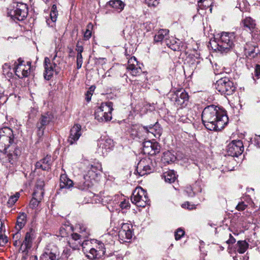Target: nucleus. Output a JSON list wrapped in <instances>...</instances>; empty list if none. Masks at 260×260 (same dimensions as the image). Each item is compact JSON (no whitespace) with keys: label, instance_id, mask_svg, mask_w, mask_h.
Returning <instances> with one entry per match:
<instances>
[{"label":"nucleus","instance_id":"1","mask_svg":"<svg viewBox=\"0 0 260 260\" xmlns=\"http://www.w3.org/2000/svg\"><path fill=\"white\" fill-rule=\"evenodd\" d=\"M228 119L225 113L213 105L206 107L202 114L203 123L210 131L221 130L228 124Z\"/></svg>","mask_w":260,"mask_h":260},{"label":"nucleus","instance_id":"2","mask_svg":"<svg viewBox=\"0 0 260 260\" xmlns=\"http://www.w3.org/2000/svg\"><path fill=\"white\" fill-rule=\"evenodd\" d=\"M235 36L234 32H222L217 34L211 43L215 48L214 50L221 53H227L234 46Z\"/></svg>","mask_w":260,"mask_h":260},{"label":"nucleus","instance_id":"3","mask_svg":"<svg viewBox=\"0 0 260 260\" xmlns=\"http://www.w3.org/2000/svg\"><path fill=\"white\" fill-rule=\"evenodd\" d=\"M81 246L86 256L90 259H99L105 253V247L103 243L94 240L82 239Z\"/></svg>","mask_w":260,"mask_h":260},{"label":"nucleus","instance_id":"4","mask_svg":"<svg viewBox=\"0 0 260 260\" xmlns=\"http://www.w3.org/2000/svg\"><path fill=\"white\" fill-rule=\"evenodd\" d=\"M28 9L26 4L14 2L12 6L8 8V16L14 20L22 21L27 16Z\"/></svg>","mask_w":260,"mask_h":260},{"label":"nucleus","instance_id":"5","mask_svg":"<svg viewBox=\"0 0 260 260\" xmlns=\"http://www.w3.org/2000/svg\"><path fill=\"white\" fill-rule=\"evenodd\" d=\"M113 103L111 102L102 103L95 111V119L99 122L110 121L112 119Z\"/></svg>","mask_w":260,"mask_h":260},{"label":"nucleus","instance_id":"6","mask_svg":"<svg viewBox=\"0 0 260 260\" xmlns=\"http://www.w3.org/2000/svg\"><path fill=\"white\" fill-rule=\"evenodd\" d=\"M13 131L7 127L0 129V151L6 153L10 146H13Z\"/></svg>","mask_w":260,"mask_h":260},{"label":"nucleus","instance_id":"7","mask_svg":"<svg viewBox=\"0 0 260 260\" xmlns=\"http://www.w3.org/2000/svg\"><path fill=\"white\" fill-rule=\"evenodd\" d=\"M57 53L56 52L52 59V61H51L49 58L47 57L45 58V72L44 73V76L45 79L47 80H49L51 78L54 73L56 74H57L60 70V67L57 64H59V60L57 59Z\"/></svg>","mask_w":260,"mask_h":260},{"label":"nucleus","instance_id":"8","mask_svg":"<svg viewBox=\"0 0 260 260\" xmlns=\"http://www.w3.org/2000/svg\"><path fill=\"white\" fill-rule=\"evenodd\" d=\"M169 99L176 106L185 107L188 104L189 95L185 89L180 88L175 91L171 92L169 93Z\"/></svg>","mask_w":260,"mask_h":260},{"label":"nucleus","instance_id":"9","mask_svg":"<svg viewBox=\"0 0 260 260\" xmlns=\"http://www.w3.org/2000/svg\"><path fill=\"white\" fill-rule=\"evenodd\" d=\"M215 88L221 94L228 95L232 94L236 89L234 83L226 77L221 78L217 80Z\"/></svg>","mask_w":260,"mask_h":260},{"label":"nucleus","instance_id":"10","mask_svg":"<svg viewBox=\"0 0 260 260\" xmlns=\"http://www.w3.org/2000/svg\"><path fill=\"white\" fill-rule=\"evenodd\" d=\"M132 202L138 207H144L148 204L149 200L146 191L142 187H137L131 197Z\"/></svg>","mask_w":260,"mask_h":260},{"label":"nucleus","instance_id":"11","mask_svg":"<svg viewBox=\"0 0 260 260\" xmlns=\"http://www.w3.org/2000/svg\"><path fill=\"white\" fill-rule=\"evenodd\" d=\"M60 258V251L58 247L53 243H49L45 248L40 260H59Z\"/></svg>","mask_w":260,"mask_h":260},{"label":"nucleus","instance_id":"12","mask_svg":"<svg viewBox=\"0 0 260 260\" xmlns=\"http://www.w3.org/2000/svg\"><path fill=\"white\" fill-rule=\"evenodd\" d=\"M244 147L242 141L233 140L227 146V154L232 157H238L243 151Z\"/></svg>","mask_w":260,"mask_h":260},{"label":"nucleus","instance_id":"13","mask_svg":"<svg viewBox=\"0 0 260 260\" xmlns=\"http://www.w3.org/2000/svg\"><path fill=\"white\" fill-rule=\"evenodd\" d=\"M151 161L149 158L142 159L138 164L136 171L140 176L147 175L152 172V169L150 165Z\"/></svg>","mask_w":260,"mask_h":260},{"label":"nucleus","instance_id":"14","mask_svg":"<svg viewBox=\"0 0 260 260\" xmlns=\"http://www.w3.org/2000/svg\"><path fill=\"white\" fill-rule=\"evenodd\" d=\"M120 225L121 228L118 232L119 238L123 242H126L127 240H131L133 236L131 229L132 225L129 223L123 222L121 223Z\"/></svg>","mask_w":260,"mask_h":260},{"label":"nucleus","instance_id":"15","mask_svg":"<svg viewBox=\"0 0 260 260\" xmlns=\"http://www.w3.org/2000/svg\"><path fill=\"white\" fill-rule=\"evenodd\" d=\"M36 236V233L35 231L33 229L30 228L25 234L24 240L20 246V249L22 251H26L30 249L32 246V241L35 239Z\"/></svg>","mask_w":260,"mask_h":260},{"label":"nucleus","instance_id":"16","mask_svg":"<svg viewBox=\"0 0 260 260\" xmlns=\"http://www.w3.org/2000/svg\"><path fill=\"white\" fill-rule=\"evenodd\" d=\"M144 153L153 155L158 153L160 150V146L156 142L146 141L143 143Z\"/></svg>","mask_w":260,"mask_h":260},{"label":"nucleus","instance_id":"17","mask_svg":"<svg viewBox=\"0 0 260 260\" xmlns=\"http://www.w3.org/2000/svg\"><path fill=\"white\" fill-rule=\"evenodd\" d=\"M102 167L100 162H97L93 165H90L88 167L87 173L84 175V179H87V178H88L91 181L98 176L100 172H102Z\"/></svg>","mask_w":260,"mask_h":260},{"label":"nucleus","instance_id":"18","mask_svg":"<svg viewBox=\"0 0 260 260\" xmlns=\"http://www.w3.org/2000/svg\"><path fill=\"white\" fill-rule=\"evenodd\" d=\"M81 126L80 124H75L71 129L68 142L70 145L75 144L81 136Z\"/></svg>","mask_w":260,"mask_h":260},{"label":"nucleus","instance_id":"19","mask_svg":"<svg viewBox=\"0 0 260 260\" xmlns=\"http://www.w3.org/2000/svg\"><path fill=\"white\" fill-rule=\"evenodd\" d=\"M245 54L250 58L256 57L259 53L260 49L256 43L248 42L244 47Z\"/></svg>","mask_w":260,"mask_h":260},{"label":"nucleus","instance_id":"20","mask_svg":"<svg viewBox=\"0 0 260 260\" xmlns=\"http://www.w3.org/2000/svg\"><path fill=\"white\" fill-rule=\"evenodd\" d=\"M127 70L129 74L133 76H139L142 73V70L141 68L138 66L137 61L135 57H131L128 60Z\"/></svg>","mask_w":260,"mask_h":260},{"label":"nucleus","instance_id":"21","mask_svg":"<svg viewBox=\"0 0 260 260\" xmlns=\"http://www.w3.org/2000/svg\"><path fill=\"white\" fill-rule=\"evenodd\" d=\"M143 128L149 137H150V135H152L155 138H159L162 134V128L158 122H156L154 125L144 126Z\"/></svg>","mask_w":260,"mask_h":260},{"label":"nucleus","instance_id":"22","mask_svg":"<svg viewBox=\"0 0 260 260\" xmlns=\"http://www.w3.org/2000/svg\"><path fill=\"white\" fill-rule=\"evenodd\" d=\"M6 153H8L10 162H11V164H13L17 159L18 156L21 155V149L17 147L16 144L13 142V146H12V147L10 146Z\"/></svg>","mask_w":260,"mask_h":260},{"label":"nucleus","instance_id":"23","mask_svg":"<svg viewBox=\"0 0 260 260\" xmlns=\"http://www.w3.org/2000/svg\"><path fill=\"white\" fill-rule=\"evenodd\" d=\"M82 239H83L77 233H72L68 241V245L73 249H77L81 246Z\"/></svg>","mask_w":260,"mask_h":260},{"label":"nucleus","instance_id":"24","mask_svg":"<svg viewBox=\"0 0 260 260\" xmlns=\"http://www.w3.org/2000/svg\"><path fill=\"white\" fill-rule=\"evenodd\" d=\"M99 147L98 151L104 154L110 150L113 147V141L111 139L101 140L98 144Z\"/></svg>","mask_w":260,"mask_h":260},{"label":"nucleus","instance_id":"25","mask_svg":"<svg viewBox=\"0 0 260 260\" xmlns=\"http://www.w3.org/2000/svg\"><path fill=\"white\" fill-rule=\"evenodd\" d=\"M51 156L47 155L36 163V167L37 169H41L43 170L48 171L51 168Z\"/></svg>","mask_w":260,"mask_h":260},{"label":"nucleus","instance_id":"26","mask_svg":"<svg viewBox=\"0 0 260 260\" xmlns=\"http://www.w3.org/2000/svg\"><path fill=\"white\" fill-rule=\"evenodd\" d=\"M53 119V115L51 112H47L42 115L37 124L45 127L51 122Z\"/></svg>","mask_w":260,"mask_h":260},{"label":"nucleus","instance_id":"27","mask_svg":"<svg viewBox=\"0 0 260 260\" xmlns=\"http://www.w3.org/2000/svg\"><path fill=\"white\" fill-rule=\"evenodd\" d=\"M74 183L72 180L69 179L66 174H61L60 176V188H70L72 187Z\"/></svg>","mask_w":260,"mask_h":260},{"label":"nucleus","instance_id":"28","mask_svg":"<svg viewBox=\"0 0 260 260\" xmlns=\"http://www.w3.org/2000/svg\"><path fill=\"white\" fill-rule=\"evenodd\" d=\"M24 61L19 58L17 61L15 62V72L16 76L19 78H23L22 73L23 68H26V64H23Z\"/></svg>","mask_w":260,"mask_h":260},{"label":"nucleus","instance_id":"29","mask_svg":"<svg viewBox=\"0 0 260 260\" xmlns=\"http://www.w3.org/2000/svg\"><path fill=\"white\" fill-rule=\"evenodd\" d=\"M241 25L245 28L249 30H252L255 28L256 25L255 20L250 17H247L242 20Z\"/></svg>","mask_w":260,"mask_h":260},{"label":"nucleus","instance_id":"30","mask_svg":"<svg viewBox=\"0 0 260 260\" xmlns=\"http://www.w3.org/2000/svg\"><path fill=\"white\" fill-rule=\"evenodd\" d=\"M109 5L118 12L124 9L125 4L121 0H111L108 2Z\"/></svg>","mask_w":260,"mask_h":260},{"label":"nucleus","instance_id":"31","mask_svg":"<svg viewBox=\"0 0 260 260\" xmlns=\"http://www.w3.org/2000/svg\"><path fill=\"white\" fill-rule=\"evenodd\" d=\"M79 235L83 239L87 238L90 235L89 230L84 224H79L76 226Z\"/></svg>","mask_w":260,"mask_h":260},{"label":"nucleus","instance_id":"32","mask_svg":"<svg viewBox=\"0 0 260 260\" xmlns=\"http://www.w3.org/2000/svg\"><path fill=\"white\" fill-rule=\"evenodd\" d=\"M169 32V30L166 29H160L154 37V41L156 43L162 41L166 39Z\"/></svg>","mask_w":260,"mask_h":260},{"label":"nucleus","instance_id":"33","mask_svg":"<svg viewBox=\"0 0 260 260\" xmlns=\"http://www.w3.org/2000/svg\"><path fill=\"white\" fill-rule=\"evenodd\" d=\"M26 223V215L24 213H20L17 217L16 228L17 230L20 231L22 229Z\"/></svg>","mask_w":260,"mask_h":260},{"label":"nucleus","instance_id":"34","mask_svg":"<svg viewBox=\"0 0 260 260\" xmlns=\"http://www.w3.org/2000/svg\"><path fill=\"white\" fill-rule=\"evenodd\" d=\"M162 177L166 182L171 183L176 179V176L173 170H169L163 174Z\"/></svg>","mask_w":260,"mask_h":260},{"label":"nucleus","instance_id":"35","mask_svg":"<svg viewBox=\"0 0 260 260\" xmlns=\"http://www.w3.org/2000/svg\"><path fill=\"white\" fill-rule=\"evenodd\" d=\"M91 184V181L87 178V179H84L76 184V187L81 190H84L87 189Z\"/></svg>","mask_w":260,"mask_h":260},{"label":"nucleus","instance_id":"36","mask_svg":"<svg viewBox=\"0 0 260 260\" xmlns=\"http://www.w3.org/2000/svg\"><path fill=\"white\" fill-rule=\"evenodd\" d=\"M237 251L241 254L244 253L248 248L249 244L245 241H238L237 242Z\"/></svg>","mask_w":260,"mask_h":260},{"label":"nucleus","instance_id":"37","mask_svg":"<svg viewBox=\"0 0 260 260\" xmlns=\"http://www.w3.org/2000/svg\"><path fill=\"white\" fill-rule=\"evenodd\" d=\"M173 41L174 42V44L172 43V41H170V43H167V46L170 48L172 50L174 51H178L180 50V41L178 40L177 41L173 39Z\"/></svg>","mask_w":260,"mask_h":260},{"label":"nucleus","instance_id":"38","mask_svg":"<svg viewBox=\"0 0 260 260\" xmlns=\"http://www.w3.org/2000/svg\"><path fill=\"white\" fill-rule=\"evenodd\" d=\"M72 230V227L70 226H62L60 228L59 234L61 237H68L69 232Z\"/></svg>","mask_w":260,"mask_h":260},{"label":"nucleus","instance_id":"39","mask_svg":"<svg viewBox=\"0 0 260 260\" xmlns=\"http://www.w3.org/2000/svg\"><path fill=\"white\" fill-rule=\"evenodd\" d=\"M20 197V193L19 192H16L14 195L11 196L8 202L7 205L9 207H11L16 202Z\"/></svg>","mask_w":260,"mask_h":260},{"label":"nucleus","instance_id":"40","mask_svg":"<svg viewBox=\"0 0 260 260\" xmlns=\"http://www.w3.org/2000/svg\"><path fill=\"white\" fill-rule=\"evenodd\" d=\"M37 197V190H36L33 193V198L31 200L29 203V207L32 209L36 208L39 205L40 201L36 198Z\"/></svg>","mask_w":260,"mask_h":260},{"label":"nucleus","instance_id":"41","mask_svg":"<svg viewBox=\"0 0 260 260\" xmlns=\"http://www.w3.org/2000/svg\"><path fill=\"white\" fill-rule=\"evenodd\" d=\"M119 206L122 210H127L130 208V204L128 200L124 199L123 201H121L119 204Z\"/></svg>","mask_w":260,"mask_h":260},{"label":"nucleus","instance_id":"42","mask_svg":"<svg viewBox=\"0 0 260 260\" xmlns=\"http://www.w3.org/2000/svg\"><path fill=\"white\" fill-rule=\"evenodd\" d=\"M185 234L184 230L181 228H179L175 233V237L176 240H180Z\"/></svg>","mask_w":260,"mask_h":260},{"label":"nucleus","instance_id":"43","mask_svg":"<svg viewBox=\"0 0 260 260\" xmlns=\"http://www.w3.org/2000/svg\"><path fill=\"white\" fill-rule=\"evenodd\" d=\"M95 89V87L94 86H91L89 87L86 94V99L87 102H89L91 100V96Z\"/></svg>","mask_w":260,"mask_h":260},{"label":"nucleus","instance_id":"44","mask_svg":"<svg viewBox=\"0 0 260 260\" xmlns=\"http://www.w3.org/2000/svg\"><path fill=\"white\" fill-rule=\"evenodd\" d=\"M260 77V65L256 64L254 69V74L253 76V79L254 82H256V80L259 79Z\"/></svg>","mask_w":260,"mask_h":260},{"label":"nucleus","instance_id":"45","mask_svg":"<svg viewBox=\"0 0 260 260\" xmlns=\"http://www.w3.org/2000/svg\"><path fill=\"white\" fill-rule=\"evenodd\" d=\"M45 127L39 124H37V135L40 138H41L44 135Z\"/></svg>","mask_w":260,"mask_h":260},{"label":"nucleus","instance_id":"46","mask_svg":"<svg viewBox=\"0 0 260 260\" xmlns=\"http://www.w3.org/2000/svg\"><path fill=\"white\" fill-rule=\"evenodd\" d=\"M148 7H155L159 4V0H145Z\"/></svg>","mask_w":260,"mask_h":260},{"label":"nucleus","instance_id":"47","mask_svg":"<svg viewBox=\"0 0 260 260\" xmlns=\"http://www.w3.org/2000/svg\"><path fill=\"white\" fill-rule=\"evenodd\" d=\"M8 242V238L4 234L0 236V246H4Z\"/></svg>","mask_w":260,"mask_h":260},{"label":"nucleus","instance_id":"48","mask_svg":"<svg viewBox=\"0 0 260 260\" xmlns=\"http://www.w3.org/2000/svg\"><path fill=\"white\" fill-rule=\"evenodd\" d=\"M44 185V182L41 181H38L36 184V187L38 189H39L40 190V193L41 194L42 196H43V194L44 193L43 191Z\"/></svg>","mask_w":260,"mask_h":260},{"label":"nucleus","instance_id":"49","mask_svg":"<svg viewBox=\"0 0 260 260\" xmlns=\"http://www.w3.org/2000/svg\"><path fill=\"white\" fill-rule=\"evenodd\" d=\"M185 191L188 197H192L194 196V192L193 191L191 186L187 187Z\"/></svg>","mask_w":260,"mask_h":260},{"label":"nucleus","instance_id":"50","mask_svg":"<svg viewBox=\"0 0 260 260\" xmlns=\"http://www.w3.org/2000/svg\"><path fill=\"white\" fill-rule=\"evenodd\" d=\"M247 207V205L244 204V202H242L239 203L236 206V209L239 211H243L244 210L246 207Z\"/></svg>","mask_w":260,"mask_h":260},{"label":"nucleus","instance_id":"51","mask_svg":"<svg viewBox=\"0 0 260 260\" xmlns=\"http://www.w3.org/2000/svg\"><path fill=\"white\" fill-rule=\"evenodd\" d=\"M253 141L254 144L260 147V136L255 135L253 138Z\"/></svg>","mask_w":260,"mask_h":260},{"label":"nucleus","instance_id":"52","mask_svg":"<svg viewBox=\"0 0 260 260\" xmlns=\"http://www.w3.org/2000/svg\"><path fill=\"white\" fill-rule=\"evenodd\" d=\"M182 207L184 208H187L189 210L194 209V206L193 205H190L189 202H187L182 205Z\"/></svg>","mask_w":260,"mask_h":260},{"label":"nucleus","instance_id":"53","mask_svg":"<svg viewBox=\"0 0 260 260\" xmlns=\"http://www.w3.org/2000/svg\"><path fill=\"white\" fill-rule=\"evenodd\" d=\"M91 36V31L87 28L84 34V39L85 40H88Z\"/></svg>","mask_w":260,"mask_h":260},{"label":"nucleus","instance_id":"54","mask_svg":"<svg viewBox=\"0 0 260 260\" xmlns=\"http://www.w3.org/2000/svg\"><path fill=\"white\" fill-rule=\"evenodd\" d=\"M29 74V67L26 66V68H23V72L22 73V76H23V78L27 77Z\"/></svg>","mask_w":260,"mask_h":260},{"label":"nucleus","instance_id":"55","mask_svg":"<svg viewBox=\"0 0 260 260\" xmlns=\"http://www.w3.org/2000/svg\"><path fill=\"white\" fill-rule=\"evenodd\" d=\"M58 12H51L50 11V15L51 20L53 22H55L57 19Z\"/></svg>","mask_w":260,"mask_h":260},{"label":"nucleus","instance_id":"56","mask_svg":"<svg viewBox=\"0 0 260 260\" xmlns=\"http://www.w3.org/2000/svg\"><path fill=\"white\" fill-rule=\"evenodd\" d=\"M76 50L77 51V54H82L83 51V47L82 45H80L79 42L77 43Z\"/></svg>","mask_w":260,"mask_h":260},{"label":"nucleus","instance_id":"57","mask_svg":"<svg viewBox=\"0 0 260 260\" xmlns=\"http://www.w3.org/2000/svg\"><path fill=\"white\" fill-rule=\"evenodd\" d=\"M206 1L207 0H199L198 1V5L201 9H206L208 7V5L203 4V3H205Z\"/></svg>","mask_w":260,"mask_h":260},{"label":"nucleus","instance_id":"58","mask_svg":"<svg viewBox=\"0 0 260 260\" xmlns=\"http://www.w3.org/2000/svg\"><path fill=\"white\" fill-rule=\"evenodd\" d=\"M144 25L145 26L147 31L151 30V28L153 27V24L150 22H146Z\"/></svg>","mask_w":260,"mask_h":260},{"label":"nucleus","instance_id":"59","mask_svg":"<svg viewBox=\"0 0 260 260\" xmlns=\"http://www.w3.org/2000/svg\"><path fill=\"white\" fill-rule=\"evenodd\" d=\"M236 242V239L232 236L231 234H230V238L226 241L228 244H234Z\"/></svg>","mask_w":260,"mask_h":260},{"label":"nucleus","instance_id":"60","mask_svg":"<svg viewBox=\"0 0 260 260\" xmlns=\"http://www.w3.org/2000/svg\"><path fill=\"white\" fill-rule=\"evenodd\" d=\"M77 62H83V57L82 54H77Z\"/></svg>","mask_w":260,"mask_h":260},{"label":"nucleus","instance_id":"61","mask_svg":"<svg viewBox=\"0 0 260 260\" xmlns=\"http://www.w3.org/2000/svg\"><path fill=\"white\" fill-rule=\"evenodd\" d=\"M51 12H57L56 6L55 5H53L51 7Z\"/></svg>","mask_w":260,"mask_h":260},{"label":"nucleus","instance_id":"62","mask_svg":"<svg viewBox=\"0 0 260 260\" xmlns=\"http://www.w3.org/2000/svg\"><path fill=\"white\" fill-rule=\"evenodd\" d=\"M236 8H239L241 11H243L244 7H242L240 3H238L236 6Z\"/></svg>","mask_w":260,"mask_h":260},{"label":"nucleus","instance_id":"63","mask_svg":"<svg viewBox=\"0 0 260 260\" xmlns=\"http://www.w3.org/2000/svg\"><path fill=\"white\" fill-rule=\"evenodd\" d=\"M82 62H77V69H80L81 68V66H82Z\"/></svg>","mask_w":260,"mask_h":260},{"label":"nucleus","instance_id":"64","mask_svg":"<svg viewBox=\"0 0 260 260\" xmlns=\"http://www.w3.org/2000/svg\"><path fill=\"white\" fill-rule=\"evenodd\" d=\"M105 239H111L112 237L110 235H105L104 236Z\"/></svg>","mask_w":260,"mask_h":260}]
</instances>
